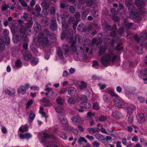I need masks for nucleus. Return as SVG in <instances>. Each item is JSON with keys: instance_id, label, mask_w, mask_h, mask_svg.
I'll return each instance as SVG.
<instances>
[{"instance_id": "nucleus-47", "label": "nucleus", "mask_w": 147, "mask_h": 147, "mask_svg": "<svg viewBox=\"0 0 147 147\" xmlns=\"http://www.w3.org/2000/svg\"><path fill=\"white\" fill-rule=\"evenodd\" d=\"M47 36H49L50 38L52 39H55L56 37V36L54 33H50L49 32V34Z\"/></svg>"}, {"instance_id": "nucleus-24", "label": "nucleus", "mask_w": 147, "mask_h": 147, "mask_svg": "<svg viewBox=\"0 0 147 147\" xmlns=\"http://www.w3.org/2000/svg\"><path fill=\"white\" fill-rule=\"evenodd\" d=\"M56 111L58 113H61L60 115H62L64 113V110L62 107L59 106L55 108Z\"/></svg>"}, {"instance_id": "nucleus-5", "label": "nucleus", "mask_w": 147, "mask_h": 147, "mask_svg": "<svg viewBox=\"0 0 147 147\" xmlns=\"http://www.w3.org/2000/svg\"><path fill=\"white\" fill-rule=\"evenodd\" d=\"M139 36L140 38L137 35H135L133 37L135 40L138 42H142L147 39V33L146 32L141 33L139 34Z\"/></svg>"}, {"instance_id": "nucleus-40", "label": "nucleus", "mask_w": 147, "mask_h": 147, "mask_svg": "<svg viewBox=\"0 0 147 147\" xmlns=\"http://www.w3.org/2000/svg\"><path fill=\"white\" fill-rule=\"evenodd\" d=\"M111 39L109 38H107L105 39L104 41V43L105 45H107L111 43Z\"/></svg>"}, {"instance_id": "nucleus-62", "label": "nucleus", "mask_w": 147, "mask_h": 147, "mask_svg": "<svg viewBox=\"0 0 147 147\" xmlns=\"http://www.w3.org/2000/svg\"><path fill=\"white\" fill-rule=\"evenodd\" d=\"M33 102V101L32 100H29L27 102L26 105V107L27 108H28L32 104Z\"/></svg>"}, {"instance_id": "nucleus-43", "label": "nucleus", "mask_w": 147, "mask_h": 147, "mask_svg": "<svg viewBox=\"0 0 147 147\" xmlns=\"http://www.w3.org/2000/svg\"><path fill=\"white\" fill-rule=\"evenodd\" d=\"M5 40L4 43L7 45H8L10 43V39L9 36H6L5 37Z\"/></svg>"}, {"instance_id": "nucleus-64", "label": "nucleus", "mask_w": 147, "mask_h": 147, "mask_svg": "<svg viewBox=\"0 0 147 147\" xmlns=\"http://www.w3.org/2000/svg\"><path fill=\"white\" fill-rule=\"evenodd\" d=\"M112 19L114 21L116 22H118L119 20V18L116 16H113L112 18Z\"/></svg>"}, {"instance_id": "nucleus-52", "label": "nucleus", "mask_w": 147, "mask_h": 147, "mask_svg": "<svg viewBox=\"0 0 147 147\" xmlns=\"http://www.w3.org/2000/svg\"><path fill=\"white\" fill-rule=\"evenodd\" d=\"M19 38L17 35H16L13 38V41L15 43H17L19 40Z\"/></svg>"}, {"instance_id": "nucleus-39", "label": "nucleus", "mask_w": 147, "mask_h": 147, "mask_svg": "<svg viewBox=\"0 0 147 147\" xmlns=\"http://www.w3.org/2000/svg\"><path fill=\"white\" fill-rule=\"evenodd\" d=\"M71 120L72 122L74 123H79L80 121L79 120V119L76 117H71Z\"/></svg>"}, {"instance_id": "nucleus-36", "label": "nucleus", "mask_w": 147, "mask_h": 147, "mask_svg": "<svg viewBox=\"0 0 147 147\" xmlns=\"http://www.w3.org/2000/svg\"><path fill=\"white\" fill-rule=\"evenodd\" d=\"M83 142H84L86 143L87 142V141L84 137H80L78 140V143L79 144H80Z\"/></svg>"}, {"instance_id": "nucleus-18", "label": "nucleus", "mask_w": 147, "mask_h": 147, "mask_svg": "<svg viewBox=\"0 0 147 147\" xmlns=\"http://www.w3.org/2000/svg\"><path fill=\"white\" fill-rule=\"evenodd\" d=\"M87 130L92 134L100 131V129L98 128L95 129L94 128L89 127L87 129Z\"/></svg>"}, {"instance_id": "nucleus-34", "label": "nucleus", "mask_w": 147, "mask_h": 147, "mask_svg": "<svg viewBox=\"0 0 147 147\" xmlns=\"http://www.w3.org/2000/svg\"><path fill=\"white\" fill-rule=\"evenodd\" d=\"M56 100L58 104L60 105H62L64 102V100L62 98L60 97H58L57 98Z\"/></svg>"}, {"instance_id": "nucleus-9", "label": "nucleus", "mask_w": 147, "mask_h": 147, "mask_svg": "<svg viewBox=\"0 0 147 147\" xmlns=\"http://www.w3.org/2000/svg\"><path fill=\"white\" fill-rule=\"evenodd\" d=\"M58 117L60 121L63 125L66 126L68 125L67 121L64 114L62 115H59Z\"/></svg>"}, {"instance_id": "nucleus-19", "label": "nucleus", "mask_w": 147, "mask_h": 147, "mask_svg": "<svg viewBox=\"0 0 147 147\" xmlns=\"http://www.w3.org/2000/svg\"><path fill=\"white\" fill-rule=\"evenodd\" d=\"M26 89L24 86H21L18 89V94H24L26 92Z\"/></svg>"}, {"instance_id": "nucleus-61", "label": "nucleus", "mask_w": 147, "mask_h": 147, "mask_svg": "<svg viewBox=\"0 0 147 147\" xmlns=\"http://www.w3.org/2000/svg\"><path fill=\"white\" fill-rule=\"evenodd\" d=\"M28 14H29L28 13H24L22 17L24 19L27 20L28 17Z\"/></svg>"}, {"instance_id": "nucleus-22", "label": "nucleus", "mask_w": 147, "mask_h": 147, "mask_svg": "<svg viewBox=\"0 0 147 147\" xmlns=\"http://www.w3.org/2000/svg\"><path fill=\"white\" fill-rule=\"evenodd\" d=\"M42 104L45 106L48 107L50 104L49 100L45 98H43L41 100Z\"/></svg>"}, {"instance_id": "nucleus-59", "label": "nucleus", "mask_w": 147, "mask_h": 147, "mask_svg": "<svg viewBox=\"0 0 147 147\" xmlns=\"http://www.w3.org/2000/svg\"><path fill=\"white\" fill-rule=\"evenodd\" d=\"M103 100L104 101L107 103L109 101V99L107 95H104L103 96Z\"/></svg>"}, {"instance_id": "nucleus-10", "label": "nucleus", "mask_w": 147, "mask_h": 147, "mask_svg": "<svg viewBox=\"0 0 147 147\" xmlns=\"http://www.w3.org/2000/svg\"><path fill=\"white\" fill-rule=\"evenodd\" d=\"M43 2L41 3V5L45 9H47L51 4H52L51 0H43Z\"/></svg>"}, {"instance_id": "nucleus-42", "label": "nucleus", "mask_w": 147, "mask_h": 147, "mask_svg": "<svg viewBox=\"0 0 147 147\" xmlns=\"http://www.w3.org/2000/svg\"><path fill=\"white\" fill-rule=\"evenodd\" d=\"M133 1L132 0H126L125 2V5L126 6L129 7V5H132Z\"/></svg>"}, {"instance_id": "nucleus-33", "label": "nucleus", "mask_w": 147, "mask_h": 147, "mask_svg": "<svg viewBox=\"0 0 147 147\" xmlns=\"http://www.w3.org/2000/svg\"><path fill=\"white\" fill-rule=\"evenodd\" d=\"M38 61V59L36 58H33L31 60V63L32 65L34 66L36 65Z\"/></svg>"}, {"instance_id": "nucleus-2", "label": "nucleus", "mask_w": 147, "mask_h": 147, "mask_svg": "<svg viewBox=\"0 0 147 147\" xmlns=\"http://www.w3.org/2000/svg\"><path fill=\"white\" fill-rule=\"evenodd\" d=\"M107 49L105 46H101L99 50L98 56L100 57L102 56L99 59V61L102 63L104 66H109L111 62L113 63L115 60L117 56L114 55L113 51V50H109L108 53L105 54Z\"/></svg>"}, {"instance_id": "nucleus-23", "label": "nucleus", "mask_w": 147, "mask_h": 147, "mask_svg": "<svg viewBox=\"0 0 147 147\" xmlns=\"http://www.w3.org/2000/svg\"><path fill=\"white\" fill-rule=\"evenodd\" d=\"M113 117L117 119H119L121 117V114L120 112L116 111L113 113Z\"/></svg>"}, {"instance_id": "nucleus-44", "label": "nucleus", "mask_w": 147, "mask_h": 147, "mask_svg": "<svg viewBox=\"0 0 147 147\" xmlns=\"http://www.w3.org/2000/svg\"><path fill=\"white\" fill-rule=\"evenodd\" d=\"M93 3V1L92 0H87L86 1V4L88 6H92Z\"/></svg>"}, {"instance_id": "nucleus-17", "label": "nucleus", "mask_w": 147, "mask_h": 147, "mask_svg": "<svg viewBox=\"0 0 147 147\" xmlns=\"http://www.w3.org/2000/svg\"><path fill=\"white\" fill-rule=\"evenodd\" d=\"M69 46L67 45H65L62 46V49L66 57L67 56V53L69 50Z\"/></svg>"}, {"instance_id": "nucleus-57", "label": "nucleus", "mask_w": 147, "mask_h": 147, "mask_svg": "<svg viewBox=\"0 0 147 147\" xmlns=\"http://www.w3.org/2000/svg\"><path fill=\"white\" fill-rule=\"evenodd\" d=\"M75 20L73 16H71L69 18L68 21L69 23H71L73 22Z\"/></svg>"}, {"instance_id": "nucleus-45", "label": "nucleus", "mask_w": 147, "mask_h": 147, "mask_svg": "<svg viewBox=\"0 0 147 147\" xmlns=\"http://www.w3.org/2000/svg\"><path fill=\"white\" fill-rule=\"evenodd\" d=\"M93 109L98 110L99 109V107L97 102H95L93 104Z\"/></svg>"}, {"instance_id": "nucleus-29", "label": "nucleus", "mask_w": 147, "mask_h": 147, "mask_svg": "<svg viewBox=\"0 0 147 147\" xmlns=\"http://www.w3.org/2000/svg\"><path fill=\"white\" fill-rule=\"evenodd\" d=\"M35 117V115L34 113L33 112H31L29 116V121L30 122H31L34 119Z\"/></svg>"}, {"instance_id": "nucleus-35", "label": "nucleus", "mask_w": 147, "mask_h": 147, "mask_svg": "<svg viewBox=\"0 0 147 147\" xmlns=\"http://www.w3.org/2000/svg\"><path fill=\"white\" fill-rule=\"evenodd\" d=\"M124 25L126 28L127 29L130 28H131L133 24L132 23H127L125 21Z\"/></svg>"}, {"instance_id": "nucleus-48", "label": "nucleus", "mask_w": 147, "mask_h": 147, "mask_svg": "<svg viewBox=\"0 0 147 147\" xmlns=\"http://www.w3.org/2000/svg\"><path fill=\"white\" fill-rule=\"evenodd\" d=\"M69 10L70 13H74L75 12V8L72 6H70L69 7Z\"/></svg>"}, {"instance_id": "nucleus-12", "label": "nucleus", "mask_w": 147, "mask_h": 147, "mask_svg": "<svg viewBox=\"0 0 147 147\" xmlns=\"http://www.w3.org/2000/svg\"><path fill=\"white\" fill-rule=\"evenodd\" d=\"M117 32L115 31H113L111 34H109L110 36L113 37L112 38V43H114L118 41L119 39V37L117 36Z\"/></svg>"}, {"instance_id": "nucleus-16", "label": "nucleus", "mask_w": 147, "mask_h": 147, "mask_svg": "<svg viewBox=\"0 0 147 147\" xmlns=\"http://www.w3.org/2000/svg\"><path fill=\"white\" fill-rule=\"evenodd\" d=\"M29 127L27 124H25L24 125H22L19 128V130L21 133L27 132L29 130Z\"/></svg>"}, {"instance_id": "nucleus-14", "label": "nucleus", "mask_w": 147, "mask_h": 147, "mask_svg": "<svg viewBox=\"0 0 147 147\" xmlns=\"http://www.w3.org/2000/svg\"><path fill=\"white\" fill-rule=\"evenodd\" d=\"M136 118L138 121L140 123H142L145 121V118L144 115L142 113H139L136 115Z\"/></svg>"}, {"instance_id": "nucleus-49", "label": "nucleus", "mask_w": 147, "mask_h": 147, "mask_svg": "<svg viewBox=\"0 0 147 147\" xmlns=\"http://www.w3.org/2000/svg\"><path fill=\"white\" fill-rule=\"evenodd\" d=\"M95 136L98 140H102L103 138V136L102 135L98 133L96 134Z\"/></svg>"}, {"instance_id": "nucleus-32", "label": "nucleus", "mask_w": 147, "mask_h": 147, "mask_svg": "<svg viewBox=\"0 0 147 147\" xmlns=\"http://www.w3.org/2000/svg\"><path fill=\"white\" fill-rule=\"evenodd\" d=\"M15 66L17 68H19L22 66V63L19 60H17L15 62Z\"/></svg>"}, {"instance_id": "nucleus-28", "label": "nucleus", "mask_w": 147, "mask_h": 147, "mask_svg": "<svg viewBox=\"0 0 147 147\" xmlns=\"http://www.w3.org/2000/svg\"><path fill=\"white\" fill-rule=\"evenodd\" d=\"M87 86L86 83L84 81H81L79 85V87L80 89H83L86 88Z\"/></svg>"}, {"instance_id": "nucleus-51", "label": "nucleus", "mask_w": 147, "mask_h": 147, "mask_svg": "<svg viewBox=\"0 0 147 147\" xmlns=\"http://www.w3.org/2000/svg\"><path fill=\"white\" fill-rule=\"evenodd\" d=\"M20 3L24 7H26L27 6V4L23 0H18Z\"/></svg>"}, {"instance_id": "nucleus-50", "label": "nucleus", "mask_w": 147, "mask_h": 147, "mask_svg": "<svg viewBox=\"0 0 147 147\" xmlns=\"http://www.w3.org/2000/svg\"><path fill=\"white\" fill-rule=\"evenodd\" d=\"M138 63V61L137 60H135L134 61H131L129 63V65L130 66H133L135 67L136 66V65L137 63Z\"/></svg>"}, {"instance_id": "nucleus-60", "label": "nucleus", "mask_w": 147, "mask_h": 147, "mask_svg": "<svg viewBox=\"0 0 147 147\" xmlns=\"http://www.w3.org/2000/svg\"><path fill=\"white\" fill-rule=\"evenodd\" d=\"M55 8L54 7H52L50 9V12L52 15H54L55 13Z\"/></svg>"}, {"instance_id": "nucleus-30", "label": "nucleus", "mask_w": 147, "mask_h": 147, "mask_svg": "<svg viewBox=\"0 0 147 147\" xmlns=\"http://www.w3.org/2000/svg\"><path fill=\"white\" fill-rule=\"evenodd\" d=\"M134 120L133 116L130 114H128L127 116V121L128 123H132Z\"/></svg>"}, {"instance_id": "nucleus-37", "label": "nucleus", "mask_w": 147, "mask_h": 147, "mask_svg": "<svg viewBox=\"0 0 147 147\" xmlns=\"http://www.w3.org/2000/svg\"><path fill=\"white\" fill-rule=\"evenodd\" d=\"M108 93L110 94L112 96L115 97L116 98L118 97V96L115 94L112 90H108Z\"/></svg>"}, {"instance_id": "nucleus-21", "label": "nucleus", "mask_w": 147, "mask_h": 147, "mask_svg": "<svg viewBox=\"0 0 147 147\" xmlns=\"http://www.w3.org/2000/svg\"><path fill=\"white\" fill-rule=\"evenodd\" d=\"M129 15L130 18L133 19H138L139 17V14L138 13L135 12H131Z\"/></svg>"}, {"instance_id": "nucleus-20", "label": "nucleus", "mask_w": 147, "mask_h": 147, "mask_svg": "<svg viewBox=\"0 0 147 147\" xmlns=\"http://www.w3.org/2000/svg\"><path fill=\"white\" fill-rule=\"evenodd\" d=\"M68 94L70 96H72L74 95L76 92V89L73 87L69 88L68 89Z\"/></svg>"}, {"instance_id": "nucleus-6", "label": "nucleus", "mask_w": 147, "mask_h": 147, "mask_svg": "<svg viewBox=\"0 0 147 147\" xmlns=\"http://www.w3.org/2000/svg\"><path fill=\"white\" fill-rule=\"evenodd\" d=\"M114 102L116 106L121 108H123L125 104H126V103H125L121 99H119L118 97L115 98L114 99Z\"/></svg>"}, {"instance_id": "nucleus-25", "label": "nucleus", "mask_w": 147, "mask_h": 147, "mask_svg": "<svg viewBox=\"0 0 147 147\" xmlns=\"http://www.w3.org/2000/svg\"><path fill=\"white\" fill-rule=\"evenodd\" d=\"M21 26L23 25H18V27L16 26L13 25L12 26L11 29L14 32H19V29L21 28Z\"/></svg>"}, {"instance_id": "nucleus-38", "label": "nucleus", "mask_w": 147, "mask_h": 147, "mask_svg": "<svg viewBox=\"0 0 147 147\" xmlns=\"http://www.w3.org/2000/svg\"><path fill=\"white\" fill-rule=\"evenodd\" d=\"M9 7V5H7L5 3H4L1 6V11H6L7 10L8 8Z\"/></svg>"}, {"instance_id": "nucleus-8", "label": "nucleus", "mask_w": 147, "mask_h": 147, "mask_svg": "<svg viewBox=\"0 0 147 147\" xmlns=\"http://www.w3.org/2000/svg\"><path fill=\"white\" fill-rule=\"evenodd\" d=\"M26 32V28L24 26H21V28L19 29V32L21 34L22 38L24 41L27 40V36L25 34Z\"/></svg>"}, {"instance_id": "nucleus-41", "label": "nucleus", "mask_w": 147, "mask_h": 147, "mask_svg": "<svg viewBox=\"0 0 147 147\" xmlns=\"http://www.w3.org/2000/svg\"><path fill=\"white\" fill-rule=\"evenodd\" d=\"M33 22L32 20L30 19L27 23L26 26L28 28H31L33 24Z\"/></svg>"}, {"instance_id": "nucleus-31", "label": "nucleus", "mask_w": 147, "mask_h": 147, "mask_svg": "<svg viewBox=\"0 0 147 147\" xmlns=\"http://www.w3.org/2000/svg\"><path fill=\"white\" fill-rule=\"evenodd\" d=\"M68 102L70 104H74L75 103L76 101V99L73 97L69 98L67 99Z\"/></svg>"}, {"instance_id": "nucleus-3", "label": "nucleus", "mask_w": 147, "mask_h": 147, "mask_svg": "<svg viewBox=\"0 0 147 147\" xmlns=\"http://www.w3.org/2000/svg\"><path fill=\"white\" fill-rule=\"evenodd\" d=\"M49 34V32L47 29H45L41 32L36 36L34 37L33 39V41L36 42H38L40 46L46 47L48 46L49 41L47 36Z\"/></svg>"}, {"instance_id": "nucleus-56", "label": "nucleus", "mask_w": 147, "mask_h": 147, "mask_svg": "<svg viewBox=\"0 0 147 147\" xmlns=\"http://www.w3.org/2000/svg\"><path fill=\"white\" fill-rule=\"evenodd\" d=\"M84 26V25L83 24H80L78 26L77 29L79 31H81L82 29L83 28Z\"/></svg>"}, {"instance_id": "nucleus-58", "label": "nucleus", "mask_w": 147, "mask_h": 147, "mask_svg": "<svg viewBox=\"0 0 147 147\" xmlns=\"http://www.w3.org/2000/svg\"><path fill=\"white\" fill-rule=\"evenodd\" d=\"M107 119V117L104 115L101 116L99 118L100 121H105Z\"/></svg>"}, {"instance_id": "nucleus-15", "label": "nucleus", "mask_w": 147, "mask_h": 147, "mask_svg": "<svg viewBox=\"0 0 147 147\" xmlns=\"http://www.w3.org/2000/svg\"><path fill=\"white\" fill-rule=\"evenodd\" d=\"M36 11L35 10H33L32 11V14L34 16H39V12L41 11V9L39 5H36L35 6Z\"/></svg>"}, {"instance_id": "nucleus-55", "label": "nucleus", "mask_w": 147, "mask_h": 147, "mask_svg": "<svg viewBox=\"0 0 147 147\" xmlns=\"http://www.w3.org/2000/svg\"><path fill=\"white\" fill-rule=\"evenodd\" d=\"M62 28L63 31L66 30L68 28V25L66 24L62 23Z\"/></svg>"}, {"instance_id": "nucleus-53", "label": "nucleus", "mask_w": 147, "mask_h": 147, "mask_svg": "<svg viewBox=\"0 0 147 147\" xmlns=\"http://www.w3.org/2000/svg\"><path fill=\"white\" fill-rule=\"evenodd\" d=\"M140 73L142 75H147V68L144 69L140 71Z\"/></svg>"}, {"instance_id": "nucleus-7", "label": "nucleus", "mask_w": 147, "mask_h": 147, "mask_svg": "<svg viewBox=\"0 0 147 147\" xmlns=\"http://www.w3.org/2000/svg\"><path fill=\"white\" fill-rule=\"evenodd\" d=\"M123 108L128 114H131L133 112L135 107L133 105L126 103Z\"/></svg>"}, {"instance_id": "nucleus-54", "label": "nucleus", "mask_w": 147, "mask_h": 147, "mask_svg": "<svg viewBox=\"0 0 147 147\" xmlns=\"http://www.w3.org/2000/svg\"><path fill=\"white\" fill-rule=\"evenodd\" d=\"M128 9L129 11L131 12H133V11L135 9V7L133 5H130L129 7H128Z\"/></svg>"}, {"instance_id": "nucleus-4", "label": "nucleus", "mask_w": 147, "mask_h": 147, "mask_svg": "<svg viewBox=\"0 0 147 147\" xmlns=\"http://www.w3.org/2000/svg\"><path fill=\"white\" fill-rule=\"evenodd\" d=\"M76 99L78 101L82 102L80 105L81 107L83 108H87L85 106L87 104V103L85 102L87 100L86 96L84 95L78 94L77 96Z\"/></svg>"}, {"instance_id": "nucleus-27", "label": "nucleus", "mask_w": 147, "mask_h": 147, "mask_svg": "<svg viewBox=\"0 0 147 147\" xmlns=\"http://www.w3.org/2000/svg\"><path fill=\"white\" fill-rule=\"evenodd\" d=\"M102 42V39L101 38H99L97 40L95 38H93L92 39V45H93L94 44L97 45Z\"/></svg>"}, {"instance_id": "nucleus-26", "label": "nucleus", "mask_w": 147, "mask_h": 147, "mask_svg": "<svg viewBox=\"0 0 147 147\" xmlns=\"http://www.w3.org/2000/svg\"><path fill=\"white\" fill-rule=\"evenodd\" d=\"M32 57L31 54L28 52H26L24 54L23 58L26 60H28Z\"/></svg>"}, {"instance_id": "nucleus-1", "label": "nucleus", "mask_w": 147, "mask_h": 147, "mask_svg": "<svg viewBox=\"0 0 147 147\" xmlns=\"http://www.w3.org/2000/svg\"><path fill=\"white\" fill-rule=\"evenodd\" d=\"M73 34V30L72 29H69L66 33L63 32L61 34V38L63 39L66 38V40L71 43V47L73 53L76 54L78 56L82 55L85 51L87 53L88 52L89 50V44L88 42L85 41L84 44L80 46H74L76 41L80 43L82 41V38L81 36L79 35H77L75 37V40H73L72 36Z\"/></svg>"}, {"instance_id": "nucleus-11", "label": "nucleus", "mask_w": 147, "mask_h": 147, "mask_svg": "<svg viewBox=\"0 0 147 147\" xmlns=\"http://www.w3.org/2000/svg\"><path fill=\"white\" fill-rule=\"evenodd\" d=\"M57 28L56 18H53L51 19L50 29L53 31H55L57 30Z\"/></svg>"}, {"instance_id": "nucleus-13", "label": "nucleus", "mask_w": 147, "mask_h": 147, "mask_svg": "<svg viewBox=\"0 0 147 147\" xmlns=\"http://www.w3.org/2000/svg\"><path fill=\"white\" fill-rule=\"evenodd\" d=\"M136 3L139 8H142L145 6L146 4L145 1L144 0H136Z\"/></svg>"}, {"instance_id": "nucleus-63", "label": "nucleus", "mask_w": 147, "mask_h": 147, "mask_svg": "<svg viewBox=\"0 0 147 147\" xmlns=\"http://www.w3.org/2000/svg\"><path fill=\"white\" fill-rule=\"evenodd\" d=\"M94 146L98 147L100 145V143L96 141H94L92 143Z\"/></svg>"}, {"instance_id": "nucleus-46", "label": "nucleus", "mask_w": 147, "mask_h": 147, "mask_svg": "<svg viewBox=\"0 0 147 147\" xmlns=\"http://www.w3.org/2000/svg\"><path fill=\"white\" fill-rule=\"evenodd\" d=\"M57 53L58 55L60 57H62L63 55V51L62 49L59 47L57 51Z\"/></svg>"}]
</instances>
